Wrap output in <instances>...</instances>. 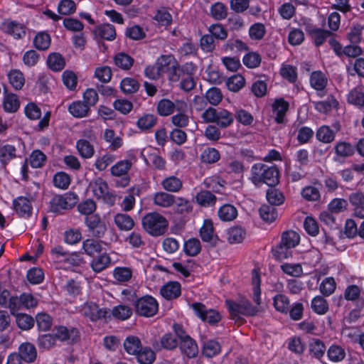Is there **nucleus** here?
Instances as JSON below:
<instances>
[{
  "label": "nucleus",
  "mask_w": 364,
  "mask_h": 364,
  "mask_svg": "<svg viewBox=\"0 0 364 364\" xmlns=\"http://www.w3.org/2000/svg\"><path fill=\"white\" fill-rule=\"evenodd\" d=\"M251 173V181L255 186L266 183L270 187H274L279 183V171L276 166L256 164L252 167Z\"/></svg>",
  "instance_id": "obj_1"
},
{
  "label": "nucleus",
  "mask_w": 364,
  "mask_h": 364,
  "mask_svg": "<svg viewBox=\"0 0 364 364\" xmlns=\"http://www.w3.org/2000/svg\"><path fill=\"white\" fill-rule=\"evenodd\" d=\"M194 68L192 63H186L174 68L169 74V80L172 82L181 80L180 87L186 92L192 90L196 87V81L193 78Z\"/></svg>",
  "instance_id": "obj_2"
},
{
  "label": "nucleus",
  "mask_w": 364,
  "mask_h": 364,
  "mask_svg": "<svg viewBox=\"0 0 364 364\" xmlns=\"http://www.w3.org/2000/svg\"><path fill=\"white\" fill-rule=\"evenodd\" d=\"M142 225L144 229L149 234L153 236H159L165 233L168 223L167 220L159 213H151L146 214L142 218Z\"/></svg>",
  "instance_id": "obj_3"
},
{
  "label": "nucleus",
  "mask_w": 364,
  "mask_h": 364,
  "mask_svg": "<svg viewBox=\"0 0 364 364\" xmlns=\"http://www.w3.org/2000/svg\"><path fill=\"white\" fill-rule=\"evenodd\" d=\"M226 304L231 318L237 321L242 320L241 315L253 316L259 311L258 307L252 306L250 301L246 299H242L239 302L227 300Z\"/></svg>",
  "instance_id": "obj_4"
},
{
  "label": "nucleus",
  "mask_w": 364,
  "mask_h": 364,
  "mask_svg": "<svg viewBox=\"0 0 364 364\" xmlns=\"http://www.w3.org/2000/svg\"><path fill=\"white\" fill-rule=\"evenodd\" d=\"M77 202V196L73 192L67 193L63 196H55L50 202V210L60 213L63 210L71 209Z\"/></svg>",
  "instance_id": "obj_5"
},
{
  "label": "nucleus",
  "mask_w": 364,
  "mask_h": 364,
  "mask_svg": "<svg viewBox=\"0 0 364 364\" xmlns=\"http://www.w3.org/2000/svg\"><path fill=\"white\" fill-rule=\"evenodd\" d=\"M159 306L156 300L151 296H145L135 302V309L137 314L151 317L158 311Z\"/></svg>",
  "instance_id": "obj_6"
},
{
  "label": "nucleus",
  "mask_w": 364,
  "mask_h": 364,
  "mask_svg": "<svg viewBox=\"0 0 364 364\" xmlns=\"http://www.w3.org/2000/svg\"><path fill=\"white\" fill-rule=\"evenodd\" d=\"M192 308L196 314L203 321L214 324L220 320V316L218 312L210 309H207L206 306L201 303L193 304Z\"/></svg>",
  "instance_id": "obj_7"
},
{
  "label": "nucleus",
  "mask_w": 364,
  "mask_h": 364,
  "mask_svg": "<svg viewBox=\"0 0 364 364\" xmlns=\"http://www.w3.org/2000/svg\"><path fill=\"white\" fill-rule=\"evenodd\" d=\"M92 33L97 41H114L117 36L114 26L109 23H103L96 26L93 29Z\"/></svg>",
  "instance_id": "obj_8"
},
{
  "label": "nucleus",
  "mask_w": 364,
  "mask_h": 364,
  "mask_svg": "<svg viewBox=\"0 0 364 364\" xmlns=\"http://www.w3.org/2000/svg\"><path fill=\"white\" fill-rule=\"evenodd\" d=\"M213 230V225L211 220H205L203 225L200 230V235L203 242L209 244V247L216 246L217 243L220 241L217 235H215Z\"/></svg>",
  "instance_id": "obj_9"
},
{
  "label": "nucleus",
  "mask_w": 364,
  "mask_h": 364,
  "mask_svg": "<svg viewBox=\"0 0 364 364\" xmlns=\"http://www.w3.org/2000/svg\"><path fill=\"white\" fill-rule=\"evenodd\" d=\"M85 222L89 230L93 232L95 236L101 237L104 235L106 228L98 215H87Z\"/></svg>",
  "instance_id": "obj_10"
},
{
  "label": "nucleus",
  "mask_w": 364,
  "mask_h": 364,
  "mask_svg": "<svg viewBox=\"0 0 364 364\" xmlns=\"http://www.w3.org/2000/svg\"><path fill=\"white\" fill-rule=\"evenodd\" d=\"M80 313L91 321H95L105 317L106 311L99 309V306L92 302L85 304L80 309Z\"/></svg>",
  "instance_id": "obj_11"
},
{
  "label": "nucleus",
  "mask_w": 364,
  "mask_h": 364,
  "mask_svg": "<svg viewBox=\"0 0 364 364\" xmlns=\"http://www.w3.org/2000/svg\"><path fill=\"white\" fill-rule=\"evenodd\" d=\"M183 106L186 107L184 102H180L179 105H176L169 100L162 99L157 104V112L161 116H168L174 112L175 109L180 111Z\"/></svg>",
  "instance_id": "obj_12"
},
{
  "label": "nucleus",
  "mask_w": 364,
  "mask_h": 364,
  "mask_svg": "<svg viewBox=\"0 0 364 364\" xmlns=\"http://www.w3.org/2000/svg\"><path fill=\"white\" fill-rule=\"evenodd\" d=\"M300 242L299 235L293 230H287L282 233L279 247L287 250L294 248Z\"/></svg>",
  "instance_id": "obj_13"
},
{
  "label": "nucleus",
  "mask_w": 364,
  "mask_h": 364,
  "mask_svg": "<svg viewBox=\"0 0 364 364\" xmlns=\"http://www.w3.org/2000/svg\"><path fill=\"white\" fill-rule=\"evenodd\" d=\"M54 336L60 341H68L70 343L75 342L78 337L79 333L76 328L68 329L65 326H58L55 328Z\"/></svg>",
  "instance_id": "obj_14"
},
{
  "label": "nucleus",
  "mask_w": 364,
  "mask_h": 364,
  "mask_svg": "<svg viewBox=\"0 0 364 364\" xmlns=\"http://www.w3.org/2000/svg\"><path fill=\"white\" fill-rule=\"evenodd\" d=\"M16 149L11 144L2 145L0 144V163L4 170L10 161L16 158Z\"/></svg>",
  "instance_id": "obj_15"
},
{
  "label": "nucleus",
  "mask_w": 364,
  "mask_h": 364,
  "mask_svg": "<svg viewBox=\"0 0 364 364\" xmlns=\"http://www.w3.org/2000/svg\"><path fill=\"white\" fill-rule=\"evenodd\" d=\"M156 64L162 73L168 72V75L172 73L174 68L181 67L171 55H161L157 60Z\"/></svg>",
  "instance_id": "obj_16"
},
{
  "label": "nucleus",
  "mask_w": 364,
  "mask_h": 364,
  "mask_svg": "<svg viewBox=\"0 0 364 364\" xmlns=\"http://www.w3.org/2000/svg\"><path fill=\"white\" fill-rule=\"evenodd\" d=\"M1 28L4 32L13 35L16 38H21L26 35L25 27L16 21H4Z\"/></svg>",
  "instance_id": "obj_17"
},
{
  "label": "nucleus",
  "mask_w": 364,
  "mask_h": 364,
  "mask_svg": "<svg viewBox=\"0 0 364 364\" xmlns=\"http://www.w3.org/2000/svg\"><path fill=\"white\" fill-rule=\"evenodd\" d=\"M160 292L168 300L176 299L181 295V285L177 282H169L161 287Z\"/></svg>",
  "instance_id": "obj_18"
},
{
  "label": "nucleus",
  "mask_w": 364,
  "mask_h": 364,
  "mask_svg": "<svg viewBox=\"0 0 364 364\" xmlns=\"http://www.w3.org/2000/svg\"><path fill=\"white\" fill-rule=\"evenodd\" d=\"M178 342L176 336L171 333H166L161 338L160 343L156 341L152 343L156 350H160L162 348L168 350H172L177 347Z\"/></svg>",
  "instance_id": "obj_19"
},
{
  "label": "nucleus",
  "mask_w": 364,
  "mask_h": 364,
  "mask_svg": "<svg viewBox=\"0 0 364 364\" xmlns=\"http://www.w3.org/2000/svg\"><path fill=\"white\" fill-rule=\"evenodd\" d=\"M14 208L21 217H28L31 214L32 206L30 200L25 197H18L14 200Z\"/></svg>",
  "instance_id": "obj_20"
},
{
  "label": "nucleus",
  "mask_w": 364,
  "mask_h": 364,
  "mask_svg": "<svg viewBox=\"0 0 364 364\" xmlns=\"http://www.w3.org/2000/svg\"><path fill=\"white\" fill-rule=\"evenodd\" d=\"M289 102L283 98L276 99L272 105L273 112L276 114L275 121L278 124L284 122V116L289 109Z\"/></svg>",
  "instance_id": "obj_21"
},
{
  "label": "nucleus",
  "mask_w": 364,
  "mask_h": 364,
  "mask_svg": "<svg viewBox=\"0 0 364 364\" xmlns=\"http://www.w3.org/2000/svg\"><path fill=\"white\" fill-rule=\"evenodd\" d=\"M18 355L27 363L33 362L37 356L36 347L30 343H22L18 348Z\"/></svg>",
  "instance_id": "obj_22"
},
{
  "label": "nucleus",
  "mask_w": 364,
  "mask_h": 364,
  "mask_svg": "<svg viewBox=\"0 0 364 364\" xmlns=\"http://www.w3.org/2000/svg\"><path fill=\"white\" fill-rule=\"evenodd\" d=\"M180 349L181 352L188 358L196 357L198 352L196 341L191 337L180 341Z\"/></svg>",
  "instance_id": "obj_23"
},
{
  "label": "nucleus",
  "mask_w": 364,
  "mask_h": 364,
  "mask_svg": "<svg viewBox=\"0 0 364 364\" xmlns=\"http://www.w3.org/2000/svg\"><path fill=\"white\" fill-rule=\"evenodd\" d=\"M94 195L97 198L105 199L108 195L107 183L101 178H98L90 184Z\"/></svg>",
  "instance_id": "obj_24"
},
{
  "label": "nucleus",
  "mask_w": 364,
  "mask_h": 364,
  "mask_svg": "<svg viewBox=\"0 0 364 364\" xmlns=\"http://www.w3.org/2000/svg\"><path fill=\"white\" fill-rule=\"evenodd\" d=\"M123 346L128 354L134 355H136L142 347L140 339L134 336L127 337L123 343Z\"/></svg>",
  "instance_id": "obj_25"
},
{
  "label": "nucleus",
  "mask_w": 364,
  "mask_h": 364,
  "mask_svg": "<svg viewBox=\"0 0 364 364\" xmlns=\"http://www.w3.org/2000/svg\"><path fill=\"white\" fill-rule=\"evenodd\" d=\"M307 33L310 35L316 46H320L327 38L333 35L331 31L321 28H308Z\"/></svg>",
  "instance_id": "obj_26"
},
{
  "label": "nucleus",
  "mask_w": 364,
  "mask_h": 364,
  "mask_svg": "<svg viewBox=\"0 0 364 364\" xmlns=\"http://www.w3.org/2000/svg\"><path fill=\"white\" fill-rule=\"evenodd\" d=\"M114 223L121 230L128 231L134 226V220L125 213H118L114 216Z\"/></svg>",
  "instance_id": "obj_27"
},
{
  "label": "nucleus",
  "mask_w": 364,
  "mask_h": 364,
  "mask_svg": "<svg viewBox=\"0 0 364 364\" xmlns=\"http://www.w3.org/2000/svg\"><path fill=\"white\" fill-rule=\"evenodd\" d=\"M154 203L156 205L168 208L175 203V197L165 192H159L154 195Z\"/></svg>",
  "instance_id": "obj_28"
},
{
  "label": "nucleus",
  "mask_w": 364,
  "mask_h": 364,
  "mask_svg": "<svg viewBox=\"0 0 364 364\" xmlns=\"http://www.w3.org/2000/svg\"><path fill=\"white\" fill-rule=\"evenodd\" d=\"M76 148L80 155L84 159H90L94 155V146L86 139L78 140Z\"/></svg>",
  "instance_id": "obj_29"
},
{
  "label": "nucleus",
  "mask_w": 364,
  "mask_h": 364,
  "mask_svg": "<svg viewBox=\"0 0 364 364\" xmlns=\"http://www.w3.org/2000/svg\"><path fill=\"white\" fill-rule=\"evenodd\" d=\"M347 100L348 103L358 107H364V92H362L360 87L351 90L348 95Z\"/></svg>",
  "instance_id": "obj_30"
},
{
  "label": "nucleus",
  "mask_w": 364,
  "mask_h": 364,
  "mask_svg": "<svg viewBox=\"0 0 364 364\" xmlns=\"http://www.w3.org/2000/svg\"><path fill=\"white\" fill-rule=\"evenodd\" d=\"M10 84L16 90H21L25 83L23 74L18 70H12L8 74Z\"/></svg>",
  "instance_id": "obj_31"
},
{
  "label": "nucleus",
  "mask_w": 364,
  "mask_h": 364,
  "mask_svg": "<svg viewBox=\"0 0 364 364\" xmlns=\"http://www.w3.org/2000/svg\"><path fill=\"white\" fill-rule=\"evenodd\" d=\"M136 357L141 364H151L155 360L156 355L150 348L141 347Z\"/></svg>",
  "instance_id": "obj_32"
},
{
  "label": "nucleus",
  "mask_w": 364,
  "mask_h": 364,
  "mask_svg": "<svg viewBox=\"0 0 364 364\" xmlns=\"http://www.w3.org/2000/svg\"><path fill=\"white\" fill-rule=\"evenodd\" d=\"M234 117L232 113L225 109H219L216 124L220 128L225 129L232 124Z\"/></svg>",
  "instance_id": "obj_33"
},
{
  "label": "nucleus",
  "mask_w": 364,
  "mask_h": 364,
  "mask_svg": "<svg viewBox=\"0 0 364 364\" xmlns=\"http://www.w3.org/2000/svg\"><path fill=\"white\" fill-rule=\"evenodd\" d=\"M132 166V163L129 160H122L112 166L110 171L115 176H127V173Z\"/></svg>",
  "instance_id": "obj_34"
},
{
  "label": "nucleus",
  "mask_w": 364,
  "mask_h": 364,
  "mask_svg": "<svg viewBox=\"0 0 364 364\" xmlns=\"http://www.w3.org/2000/svg\"><path fill=\"white\" fill-rule=\"evenodd\" d=\"M252 283L253 285V300L257 304H261L260 275L255 269L252 272Z\"/></svg>",
  "instance_id": "obj_35"
},
{
  "label": "nucleus",
  "mask_w": 364,
  "mask_h": 364,
  "mask_svg": "<svg viewBox=\"0 0 364 364\" xmlns=\"http://www.w3.org/2000/svg\"><path fill=\"white\" fill-rule=\"evenodd\" d=\"M246 235L245 229L240 227H234L228 232V240L231 244L240 243L243 241Z\"/></svg>",
  "instance_id": "obj_36"
},
{
  "label": "nucleus",
  "mask_w": 364,
  "mask_h": 364,
  "mask_svg": "<svg viewBox=\"0 0 364 364\" xmlns=\"http://www.w3.org/2000/svg\"><path fill=\"white\" fill-rule=\"evenodd\" d=\"M115 65L124 70H129L134 63V59L124 53H119L114 57Z\"/></svg>",
  "instance_id": "obj_37"
},
{
  "label": "nucleus",
  "mask_w": 364,
  "mask_h": 364,
  "mask_svg": "<svg viewBox=\"0 0 364 364\" xmlns=\"http://www.w3.org/2000/svg\"><path fill=\"white\" fill-rule=\"evenodd\" d=\"M237 215V209L232 205L225 204L218 210V216L223 221H231Z\"/></svg>",
  "instance_id": "obj_38"
},
{
  "label": "nucleus",
  "mask_w": 364,
  "mask_h": 364,
  "mask_svg": "<svg viewBox=\"0 0 364 364\" xmlns=\"http://www.w3.org/2000/svg\"><path fill=\"white\" fill-rule=\"evenodd\" d=\"M68 109L73 116L75 117H83L87 115L90 108L88 105H85L84 102L77 101L73 102L69 106Z\"/></svg>",
  "instance_id": "obj_39"
},
{
  "label": "nucleus",
  "mask_w": 364,
  "mask_h": 364,
  "mask_svg": "<svg viewBox=\"0 0 364 364\" xmlns=\"http://www.w3.org/2000/svg\"><path fill=\"white\" fill-rule=\"evenodd\" d=\"M266 197L271 205H279L284 203V196L278 189L271 187L267 191Z\"/></svg>",
  "instance_id": "obj_40"
},
{
  "label": "nucleus",
  "mask_w": 364,
  "mask_h": 364,
  "mask_svg": "<svg viewBox=\"0 0 364 364\" xmlns=\"http://www.w3.org/2000/svg\"><path fill=\"white\" fill-rule=\"evenodd\" d=\"M163 188L169 192H178L182 187V181L178 178L171 176L163 180Z\"/></svg>",
  "instance_id": "obj_41"
},
{
  "label": "nucleus",
  "mask_w": 364,
  "mask_h": 364,
  "mask_svg": "<svg viewBox=\"0 0 364 364\" xmlns=\"http://www.w3.org/2000/svg\"><path fill=\"white\" fill-rule=\"evenodd\" d=\"M311 85L317 90H323L327 84V78L321 71L314 72L310 77Z\"/></svg>",
  "instance_id": "obj_42"
},
{
  "label": "nucleus",
  "mask_w": 364,
  "mask_h": 364,
  "mask_svg": "<svg viewBox=\"0 0 364 364\" xmlns=\"http://www.w3.org/2000/svg\"><path fill=\"white\" fill-rule=\"evenodd\" d=\"M311 353L317 359L322 358L326 351V346L318 338H312L309 343Z\"/></svg>",
  "instance_id": "obj_43"
},
{
  "label": "nucleus",
  "mask_w": 364,
  "mask_h": 364,
  "mask_svg": "<svg viewBox=\"0 0 364 364\" xmlns=\"http://www.w3.org/2000/svg\"><path fill=\"white\" fill-rule=\"evenodd\" d=\"M120 87L124 93L129 95L136 92L139 89L140 84L134 78L126 77L122 80Z\"/></svg>",
  "instance_id": "obj_44"
},
{
  "label": "nucleus",
  "mask_w": 364,
  "mask_h": 364,
  "mask_svg": "<svg viewBox=\"0 0 364 364\" xmlns=\"http://www.w3.org/2000/svg\"><path fill=\"white\" fill-rule=\"evenodd\" d=\"M327 355L330 360L339 362L346 357V350L341 346L332 345L327 350Z\"/></svg>",
  "instance_id": "obj_45"
},
{
  "label": "nucleus",
  "mask_w": 364,
  "mask_h": 364,
  "mask_svg": "<svg viewBox=\"0 0 364 364\" xmlns=\"http://www.w3.org/2000/svg\"><path fill=\"white\" fill-rule=\"evenodd\" d=\"M33 44L38 50H47L50 45V35L46 32L38 33L33 39Z\"/></svg>",
  "instance_id": "obj_46"
},
{
  "label": "nucleus",
  "mask_w": 364,
  "mask_h": 364,
  "mask_svg": "<svg viewBox=\"0 0 364 364\" xmlns=\"http://www.w3.org/2000/svg\"><path fill=\"white\" fill-rule=\"evenodd\" d=\"M196 199L202 206L214 205L216 201L215 196L209 191H201L196 195Z\"/></svg>",
  "instance_id": "obj_47"
},
{
  "label": "nucleus",
  "mask_w": 364,
  "mask_h": 364,
  "mask_svg": "<svg viewBox=\"0 0 364 364\" xmlns=\"http://www.w3.org/2000/svg\"><path fill=\"white\" fill-rule=\"evenodd\" d=\"M259 212L260 217L267 222H272L277 218V209L271 205H262Z\"/></svg>",
  "instance_id": "obj_48"
},
{
  "label": "nucleus",
  "mask_w": 364,
  "mask_h": 364,
  "mask_svg": "<svg viewBox=\"0 0 364 364\" xmlns=\"http://www.w3.org/2000/svg\"><path fill=\"white\" fill-rule=\"evenodd\" d=\"M245 78L240 75H235L226 81L228 89L232 92H238L245 85Z\"/></svg>",
  "instance_id": "obj_49"
},
{
  "label": "nucleus",
  "mask_w": 364,
  "mask_h": 364,
  "mask_svg": "<svg viewBox=\"0 0 364 364\" xmlns=\"http://www.w3.org/2000/svg\"><path fill=\"white\" fill-rule=\"evenodd\" d=\"M47 63L48 67L54 71L61 70L65 66V60L59 53L49 55Z\"/></svg>",
  "instance_id": "obj_50"
},
{
  "label": "nucleus",
  "mask_w": 364,
  "mask_h": 364,
  "mask_svg": "<svg viewBox=\"0 0 364 364\" xmlns=\"http://www.w3.org/2000/svg\"><path fill=\"white\" fill-rule=\"evenodd\" d=\"M16 324L18 327L22 330H29L34 326V319L32 316L26 314H17Z\"/></svg>",
  "instance_id": "obj_51"
},
{
  "label": "nucleus",
  "mask_w": 364,
  "mask_h": 364,
  "mask_svg": "<svg viewBox=\"0 0 364 364\" xmlns=\"http://www.w3.org/2000/svg\"><path fill=\"white\" fill-rule=\"evenodd\" d=\"M20 106L17 95L14 94L8 95L4 100V108L6 112H16Z\"/></svg>",
  "instance_id": "obj_52"
},
{
  "label": "nucleus",
  "mask_w": 364,
  "mask_h": 364,
  "mask_svg": "<svg viewBox=\"0 0 364 364\" xmlns=\"http://www.w3.org/2000/svg\"><path fill=\"white\" fill-rule=\"evenodd\" d=\"M316 138L323 143H331L334 140L335 133L329 127L322 126L316 132Z\"/></svg>",
  "instance_id": "obj_53"
},
{
  "label": "nucleus",
  "mask_w": 364,
  "mask_h": 364,
  "mask_svg": "<svg viewBox=\"0 0 364 364\" xmlns=\"http://www.w3.org/2000/svg\"><path fill=\"white\" fill-rule=\"evenodd\" d=\"M311 309L318 314H324L328 310L327 301L322 296H317L311 301Z\"/></svg>",
  "instance_id": "obj_54"
},
{
  "label": "nucleus",
  "mask_w": 364,
  "mask_h": 364,
  "mask_svg": "<svg viewBox=\"0 0 364 364\" xmlns=\"http://www.w3.org/2000/svg\"><path fill=\"white\" fill-rule=\"evenodd\" d=\"M109 263L110 258L105 253L95 258L91 263V266L95 272H100L105 269Z\"/></svg>",
  "instance_id": "obj_55"
},
{
  "label": "nucleus",
  "mask_w": 364,
  "mask_h": 364,
  "mask_svg": "<svg viewBox=\"0 0 364 364\" xmlns=\"http://www.w3.org/2000/svg\"><path fill=\"white\" fill-rule=\"evenodd\" d=\"M157 117L153 114H147L141 117L137 122V126L142 130L152 128L156 123Z\"/></svg>",
  "instance_id": "obj_56"
},
{
  "label": "nucleus",
  "mask_w": 364,
  "mask_h": 364,
  "mask_svg": "<svg viewBox=\"0 0 364 364\" xmlns=\"http://www.w3.org/2000/svg\"><path fill=\"white\" fill-rule=\"evenodd\" d=\"M53 183L55 187L67 189L70 183V177L64 172H58L53 176Z\"/></svg>",
  "instance_id": "obj_57"
},
{
  "label": "nucleus",
  "mask_w": 364,
  "mask_h": 364,
  "mask_svg": "<svg viewBox=\"0 0 364 364\" xmlns=\"http://www.w3.org/2000/svg\"><path fill=\"white\" fill-rule=\"evenodd\" d=\"M336 287V284L333 277L326 278L320 284L319 289L321 293L326 296L332 294Z\"/></svg>",
  "instance_id": "obj_58"
},
{
  "label": "nucleus",
  "mask_w": 364,
  "mask_h": 364,
  "mask_svg": "<svg viewBox=\"0 0 364 364\" xmlns=\"http://www.w3.org/2000/svg\"><path fill=\"white\" fill-rule=\"evenodd\" d=\"M142 156H144V161L146 163V164H149V163H151V165L157 169H164L165 167L166 161L165 160L159 155H158L156 153H151L148 154L147 157H145L144 155L142 154Z\"/></svg>",
  "instance_id": "obj_59"
},
{
  "label": "nucleus",
  "mask_w": 364,
  "mask_h": 364,
  "mask_svg": "<svg viewBox=\"0 0 364 364\" xmlns=\"http://www.w3.org/2000/svg\"><path fill=\"white\" fill-rule=\"evenodd\" d=\"M76 10L75 3L73 0H61L58 6V11L61 15H70Z\"/></svg>",
  "instance_id": "obj_60"
},
{
  "label": "nucleus",
  "mask_w": 364,
  "mask_h": 364,
  "mask_svg": "<svg viewBox=\"0 0 364 364\" xmlns=\"http://www.w3.org/2000/svg\"><path fill=\"white\" fill-rule=\"evenodd\" d=\"M220 351V346L217 341H208L203 346V353L208 358L217 355Z\"/></svg>",
  "instance_id": "obj_61"
},
{
  "label": "nucleus",
  "mask_w": 364,
  "mask_h": 364,
  "mask_svg": "<svg viewBox=\"0 0 364 364\" xmlns=\"http://www.w3.org/2000/svg\"><path fill=\"white\" fill-rule=\"evenodd\" d=\"M337 155L342 157H348L354 154V146L349 143L339 142L335 147Z\"/></svg>",
  "instance_id": "obj_62"
},
{
  "label": "nucleus",
  "mask_w": 364,
  "mask_h": 364,
  "mask_svg": "<svg viewBox=\"0 0 364 364\" xmlns=\"http://www.w3.org/2000/svg\"><path fill=\"white\" fill-rule=\"evenodd\" d=\"M274 306L280 312H287L289 309V299L283 294H277L274 297Z\"/></svg>",
  "instance_id": "obj_63"
},
{
  "label": "nucleus",
  "mask_w": 364,
  "mask_h": 364,
  "mask_svg": "<svg viewBox=\"0 0 364 364\" xmlns=\"http://www.w3.org/2000/svg\"><path fill=\"white\" fill-rule=\"evenodd\" d=\"M242 61L247 68H255L259 65L261 57L257 53L250 52L244 56Z\"/></svg>",
  "instance_id": "obj_64"
}]
</instances>
